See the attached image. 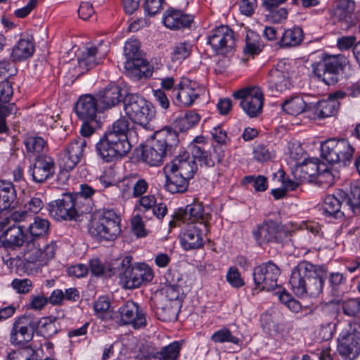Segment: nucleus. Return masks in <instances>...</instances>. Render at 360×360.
<instances>
[{"mask_svg":"<svg viewBox=\"0 0 360 360\" xmlns=\"http://www.w3.org/2000/svg\"><path fill=\"white\" fill-rule=\"evenodd\" d=\"M324 275L321 267L302 261L292 269L289 283L298 297H316L322 291Z\"/></svg>","mask_w":360,"mask_h":360,"instance_id":"nucleus-1","label":"nucleus"},{"mask_svg":"<svg viewBox=\"0 0 360 360\" xmlns=\"http://www.w3.org/2000/svg\"><path fill=\"white\" fill-rule=\"evenodd\" d=\"M179 143L176 131L171 127H164L155 133L153 145L143 148L141 158L150 166H159L167 156L175 153Z\"/></svg>","mask_w":360,"mask_h":360,"instance_id":"nucleus-2","label":"nucleus"},{"mask_svg":"<svg viewBox=\"0 0 360 360\" xmlns=\"http://www.w3.org/2000/svg\"><path fill=\"white\" fill-rule=\"evenodd\" d=\"M348 64L349 60L342 54H323L319 61L311 65V68L320 81L330 86L340 80Z\"/></svg>","mask_w":360,"mask_h":360,"instance_id":"nucleus-3","label":"nucleus"},{"mask_svg":"<svg viewBox=\"0 0 360 360\" xmlns=\"http://www.w3.org/2000/svg\"><path fill=\"white\" fill-rule=\"evenodd\" d=\"M120 232V219L112 210L94 214L89 224V233L98 240L112 241Z\"/></svg>","mask_w":360,"mask_h":360,"instance_id":"nucleus-4","label":"nucleus"},{"mask_svg":"<svg viewBox=\"0 0 360 360\" xmlns=\"http://www.w3.org/2000/svg\"><path fill=\"white\" fill-rule=\"evenodd\" d=\"M123 104L126 115L135 124L151 129L149 122L155 117V109L150 103L137 94H128L124 98Z\"/></svg>","mask_w":360,"mask_h":360,"instance_id":"nucleus-5","label":"nucleus"},{"mask_svg":"<svg viewBox=\"0 0 360 360\" xmlns=\"http://www.w3.org/2000/svg\"><path fill=\"white\" fill-rule=\"evenodd\" d=\"M354 323L338 322L336 329H342L338 338L337 351L344 360H354L360 354V336L355 332Z\"/></svg>","mask_w":360,"mask_h":360,"instance_id":"nucleus-6","label":"nucleus"},{"mask_svg":"<svg viewBox=\"0 0 360 360\" xmlns=\"http://www.w3.org/2000/svg\"><path fill=\"white\" fill-rule=\"evenodd\" d=\"M99 156L106 162L125 156L131 150L129 140L105 132L96 146Z\"/></svg>","mask_w":360,"mask_h":360,"instance_id":"nucleus-7","label":"nucleus"},{"mask_svg":"<svg viewBox=\"0 0 360 360\" xmlns=\"http://www.w3.org/2000/svg\"><path fill=\"white\" fill-rule=\"evenodd\" d=\"M257 243L262 246L269 243H281L290 240L291 232L282 224L274 221H264L252 231Z\"/></svg>","mask_w":360,"mask_h":360,"instance_id":"nucleus-8","label":"nucleus"},{"mask_svg":"<svg viewBox=\"0 0 360 360\" xmlns=\"http://www.w3.org/2000/svg\"><path fill=\"white\" fill-rule=\"evenodd\" d=\"M49 211L50 215L56 220H76L86 209L78 206L72 194L64 193L61 198L49 202Z\"/></svg>","mask_w":360,"mask_h":360,"instance_id":"nucleus-9","label":"nucleus"},{"mask_svg":"<svg viewBox=\"0 0 360 360\" xmlns=\"http://www.w3.org/2000/svg\"><path fill=\"white\" fill-rule=\"evenodd\" d=\"M38 328L37 320L31 314H25L15 319L10 331L9 341L12 345L21 346L30 342Z\"/></svg>","mask_w":360,"mask_h":360,"instance_id":"nucleus-10","label":"nucleus"},{"mask_svg":"<svg viewBox=\"0 0 360 360\" xmlns=\"http://www.w3.org/2000/svg\"><path fill=\"white\" fill-rule=\"evenodd\" d=\"M56 250L53 241L41 247L39 241L27 239L23 248V258L27 263L44 266L54 257Z\"/></svg>","mask_w":360,"mask_h":360,"instance_id":"nucleus-11","label":"nucleus"},{"mask_svg":"<svg viewBox=\"0 0 360 360\" xmlns=\"http://www.w3.org/2000/svg\"><path fill=\"white\" fill-rule=\"evenodd\" d=\"M202 86L195 81L183 79L172 91L173 102L179 106L190 107L203 93Z\"/></svg>","mask_w":360,"mask_h":360,"instance_id":"nucleus-12","label":"nucleus"},{"mask_svg":"<svg viewBox=\"0 0 360 360\" xmlns=\"http://www.w3.org/2000/svg\"><path fill=\"white\" fill-rule=\"evenodd\" d=\"M236 99H240V105L251 117H257L262 112L264 96L260 87L252 86L240 89L233 94Z\"/></svg>","mask_w":360,"mask_h":360,"instance_id":"nucleus-13","label":"nucleus"},{"mask_svg":"<svg viewBox=\"0 0 360 360\" xmlns=\"http://www.w3.org/2000/svg\"><path fill=\"white\" fill-rule=\"evenodd\" d=\"M86 148V141L84 138L74 139L59 155L60 168L66 172L72 171L83 158Z\"/></svg>","mask_w":360,"mask_h":360,"instance_id":"nucleus-14","label":"nucleus"},{"mask_svg":"<svg viewBox=\"0 0 360 360\" xmlns=\"http://www.w3.org/2000/svg\"><path fill=\"white\" fill-rule=\"evenodd\" d=\"M279 268L272 262H267L254 269L255 290L271 291L278 287Z\"/></svg>","mask_w":360,"mask_h":360,"instance_id":"nucleus-15","label":"nucleus"},{"mask_svg":"<svg viewBox=\"0 0 360 360\" xmlns=\"http://www.w3.org/2000/svg\"><path fill=\"white\" fill-rule=\"evenodd\" d=\"M121 325H130L134 329L143 328L147 321L146 313L136 303L128 300L118 309Z\"/></svg>","mask_w":360,"mask_h":360,"instance_id":"nucleus-16","label":"nucleus"},{"mask_svg":"<svg viewBox=\"0 0 360 360\" xmlns=\"http://www.w3.org/2000/svg\"><path fill=\"white\" fill-rule=\"evenodd\" d=\"M140 44L138 40L133 39L128 41L124 46V51L126 57L124 68L129 72L136 75L146 73L148 62L140 56Z\"/></svg>","mask_w":360,"mask_h":360,"instance_id":"nucleus-17","label":"nucleus"},{"mask_svg":"<svg viewBox=\"0 0 360 360\" xmlns=\"http://www.w3.org/2000/svg\"><path fill=\"white\" fill-rule=\"evenodd\" d=\"M153 278V270L147 264H141L122 272V281L126 288L134 289L150 282Z\"/></svg>","mask_w":360,"mask_h":360,"instance_id":"nucleus-18","label":"nucleus"},{"mask_svg":"<svg viewBox=\"0 0 360 360\" xmlns=\"http://www.w3.org/2000/svg\"><path fill=\"white\" fill-rule=\"evenodd\" d=\"M207 231V225L202 222L188 224L179 234L181 244L184 249L189 250L202 247L204 245L203 236Z\"/></svg>","mask_w":360,"mask_h":360,"instance_id":"nucleus-19","label":"nucleus"},{"mask_svg":"<svg viewBox=\"0 0 360 360\" xmlns=\"http://www.w3.org/2000/svg\"><path fill=\"white\" fill-rule=\"evenodd\" d=\"M208 43L214 50L224 54L232 51L235 46L233 30L226 25H221L212 30L208 37Z\"/></svg>","mask_w":360,"mask_h":360,"instance_id":"nucleus-20","label":"nucleus"},{"mask_svg":"<svg viewBox=\"0 0 360 360\" xmlns=\"http://www.w3.org/2000/svg\"><path fill=\"white\" fill-rule=\"evenodd\" d=\"M29 173L32 180L37 183H43L55 174V162L53 159L46 155L35 158L33 164L29 167Z\"/></svg>","mask_w":360,"mask_h":360,"instance_id":"nucleus-21","label":"nucleus"},{"mask_svg":"<svg viewBox=\"0 0 360 360\" xmlns=\"http://www.w3.org/2000/svg\"><path fill=\"white\" fill-rule=\"evenodd\" d=\"M197 168L195 161L190 158L188 152L184 151L167 164L165 169L169 172H176L190 180L193 177Z\"/></svg>","mask_w":360,"mask_h":360,"instance_id":"nucleus-22","label":"nucleus"},{"mask_svg":"<svg viewBox=\"0 0 360 360\" xmlns=\"http://www.w3.org/2000/svg\"><path fill=\"white\" fill-rule=\"evenodd\" d=\"M321 169H326L324 163L320 162L317 159L307 160L295 167L292 175L301 182H312Z\"/></svg>","mask_w":360,"mask_h":360,"instance_id":"nucleus-23","label":"nucleus"},{"mask_svg":"<svg viewBox=\"0 0 360 360\" xmlns=\"http://www.w3.org/2000/svg\"><path fill=\"white\" fill-rule=\"evenodd\" d=\"M346 192L339 190L335 193L328 195L323 201V210L328 216H333L335 218H340L345 215V212L347 211L346 204Z\"/></svg>","mask_w":360,"mask_h":360,"instance_id":"nucleus-24","label":"nucleus"},{"mask_svg":"<svg viewBox=\"0 0 360 360\" xmlns=\"http://www.w3.org/2000/svg\"><path fill=\"white\" fill-rule=\"evenodd\" d=\"M176 214L178 219L188 224L202 222L207 225L209 219V216L204 213L203 205L195 202L186 205L184 209H179Z\"/></svg>","mask_w":360,"mask_h":360,"instance_id":"nucleus-25","label":"nucleus"},{"mask_svg":"<svg viewBox=\"0 0 360 360\" xmlns=\"http://www.w3.org/2000/svg\"><path fill=\"white\" fill-rule=\"evenodd\" d=\"M75 112L82 120H94L97 119L99 107L96 99L91 95L81 96L77 102Z\"/></svg>","mask_w":360,"mask_h":360,"instance_id":"nucleus-26","label":"nucleus"},{"mask_svg":"<svg viewBox=\"0 0 360 360\" xmlns=\"http://www.w3.org/2000/svg\"><path fill=\"white\" fill-rule=\"evenodd\" d=\"M25 227L20 224L9 226L1 236V240L4 247L15 249L26 243L27 233L23 230Z\"/></svg>","mask_w":360,"mask_h":360,"instance_id":"nucleus-27","label":"nucleus"},{"mask_svg":"<svg viewBox=\"0 0 360 360\" xmlns=\"http://www.w3.org/2000/svg\"><path fill=\"white\" fill-rule=\"evenodd\" d=\"M121 88L115 84L110 83L98 94V101L101 105V109L110 108L115 106L122 100Z\"/></svg>","mask_w":360,"mask_h":360,"instance_id":"nucleus-28","label":"nucleus"},{"mask_svg":"<svg viewBox=\"0 0 360 360\" xmlns=\"http://www.w3.org/2000/svg\"><path fill=\"white\" fill-rule=\"evenodd\" d=\"M340 103L339 101L330 99H322L316 103H311L308 110L314 113L319 119L327 118L338 114Z\"/></svg>","mask_w":360,"mask_h":360,"instance_id":"nucleus-29","label":"nucleus"},{"mask_svg":"<svg viewBox=\"0 0 360 360\" xmlns=\"http://www.w3.org/2000/svg\"><path fill=\"white\" fill-rule=\"evenodd\" d=\"M291 84L288 74L278 69L269 72L268 89L273 96H276L286 89H289Z\"/></svg>","mask_w":360,"mask_h":360,"instance_id":"nucleus-30","label":"nucleus"},{"mask_svg":"<svg viewBox=\"0 0 360 360\" xmlns=\"http://www.w3.org/2000/svg\"><path fill=\"white\" fill-rule=\"evenodd\" d=\"M28 226L26 228L27 232V239L40 241L41 239L46 237L50 231V223L46 219L40 217H34L32 218Z\"/></svg>","mask_w":360,"mask_h":360,"instance_id":"nucleus-31","label":"nucleus"},{"mask_svg":"<svg viewBox=\"0 0 360 360\" xmlns=\"http://www.w3.org/2000/svg\"><path fill=\"white\" fill-rule=\"evenodd\" d=\"M153 304L155 305L154 312L159 320L167 322L176 319L179 307L177 303L159 299L155 300Z\"/></svg>","mask_w":360,"mask_h":360,"instance_id":"nucleus-32","label":"nucleus"},{"mask_svg":"<svg viewBox=\"0 0 360 360\" xmlns=\"http://www.w3.org/2000/svg\"><path fill=\"white\" fill-rule=\"evenodd\" d=\"M193 21V17L182 13L179 11H167L163 18L164 25L172 30L188 27Z\"/></svg>","mask_w":360,"mask_h":360,"instance_id":"nucleus-33","label":"nucleus"},{"mask_svg":"<svg viewBox=\"0 0 360 360\" xmlns=\"http://www.w3.org/2000/svg\"><path fill=\"white\" fill-rule=\"evenodd\" d=\"M98 49L96 46H86L84 49L77 56L78 67L81 69V72L89 70L101 63L102 58L98 57Z\"/></svg>","mask_w":360,"mask_h":360,"instance_id":"nucleus-34","label":"nucleus"},{"mask_svg":"<svg viewBox=\"0 0 360 360\" xmlns=\"http://www.w3.org/2000/svg\"><path fill=\"white\" fill-rule=\"evenodd\" d=\"M63 311L58 313L57 316L50 315L49 316L42 317L39 321L38 328H40L41 334L46 338L55 335L59 330L60 326L57 323L59 319L64 317Z\"/></svg>","mask_w":360,"mask_h":360,"instance_id":"nucleus-35","label":"nucleus"},{"mask_svg":"<svg viewBox=\"0 0 360 360\" xmlns=\"http://www.w3.org/2000/svg\"><path fill=\"white\" fill-rule=\"evenodd\" d=\"M34 52L33 41L29 39H21L13 48L11 58L13 61H22L31 57Z\"/></svg>","mask_w":360,"mask_h":360,"instance_id":"nucleus-36","label":"nucleus"},{"mask_svg":"<svg viewBox=\"0 0 360 360\" xmlns=\"http://www.w3.org/2000/svg\"><path fill=\"white\" fill-rule=\"evenodd\" d=\"M170 175L166 176V189L172 193H184L188 186L189 179L177 174L176 172H170Z\"/></svg>","mask_w":360,"mask_h":360,"instance_id":"nucleus-37","label":"nucleus"},{"mask_svg":"<svg viewBox=\"0 0 360 360\" xmlns=\"http://www.w3.org/2000/svg\"><path fill=\"white\" fill-rule=\"evenodd\" d=\"M308 107L303 98L299 96H291L281 103L283 112L295 116L308 110Z\"/></svg>","mask_w":360,"mask_h":360,"instance_id":"nucleus-38","label":"nucleus"},{"mask_svg":"<svg viewBox=\"0 0 360 360\" xmlns=\"http://www.w3.org/2000/svg\"><path fill=\"white\" fill-rule=\"evenodd\" d=\"M123 186L124 192L132 189V195L135 198L141 196L148 189V184L143 179L139 178L137 175H132L124 179Z\"/></svg>","mask_w":360,"mask_h":360,"instance_id":"nucleus-39","label":"nucleus"},{"mask_svg":"<svg viewBox=\"0 0 360 360\" xmlns=\"http://www.w3.org/2000/svg\"><path fill=\"white\" fill-rule=\"evenodd\" d=\"M135 124L129 127V122L126 117H121L119 120H116L110 129H109L107 133L114 134L117 135V136L122 139H127L129 140L130 138L132 137L133 134H136L134 129H136L134 127Z\"/></svg>","mask_w":360,"mask_h":360,"instance_id":"nucleus-40","label":"nucleus"},{"mask_svg":"<svg viewBox=\"0 0 360 360\" xmlns=\"http://www.w3.org/2000/svg\"><path fill=\"white\" fill-rule=\"evenodd\" d=\"M24 144L26 148L27 155L30 158L42 156V153L46 148V143L40 136H30L25 139Z\"/></svg>","mask_w":360,"mask_h":360,"instance_id":"nucleus-41","label":"nucleus"},{"mask_svg":"<svg viewBox=\"0 0 360 360\" xmlns=\"http://www.w3.org/2000/svg\"><path fill=\"white\" fill-rule=\"evenodd\" d=\"M190 148L192 154V159L198 160L201 164L207 167H213L212 153L209 151V146H200L195 143H191Z\"/></svg>","mask_w":360,"mask_h":360,"instance_id":"nucleus-42","label":"nucleus"},{"mask_svg":"<svg viewBox=\"0 0 360 360\" xmlns=\"http://www.w3.org/2000/svg\"><path fill=\"white\" fill-rule=\"evenodd\" d=\"M346 204L347 210L354 214L360 212V183L351 185L349 193H346Z\"/></svg>","mask_w":360,"mask_h":360,"instance_id":"nucleus-43","label":"nucleus"},{"mask_svg":"<svg viewBox=\"0 0 360 360\" xmlns=\"http://www.w3.org/2000/svg\"><path fill=\"white\" fill-rule=\"evenodd\" d=\"M302 40V30L300 27H296L287 30L283 32L280 44L283 47L295 46L299 45Z\"/></svg>","mask_w":360,"mask_h":360,"instance_id":"nucleus-44","label":"nucleus"},{"mask_svg":"<svg viewBox=\"0 0 360 360\" xmlns=\"http://www.w3.org/2000/svg\"><path fill=\"white\" fill-rule=\"evenodd\" d=\"M335 139H331L321 144V156L330 164L340 162V156L336 149Z\"/></svg>","mask_w":360,"mask_h":360,"instance_id":"nucleus-45","label":"nucleus"},{"mask_svg":"<svg viewBox=\"0 0 360 360\" xmlns=\"http://www.w3.org/2000/svg\"><path fill=\"white\" fill-rule=\"evenodd\" d=\"M181 345L175 341L167 346L163 347L160 351L154 354L156 360H176L179 355Z\"/></svg>","mask_w":360,"mask_h":360,"instance_id":"nucleus-46","label":"nucleus"},{"mask_svg":"<svg viewBox=\"0 0 360 360\" xmlns=\"http://www.w3.org/2000/svg\"><path fill=\"white\" fill-rule=\"evenodd\" d=\"M200 118L198 113L189 111L183 117L177 119L174 125L179 131L184 132L195 126L199 122Z\"/></svg>","mask_w":360,"mask_h":360,"instance_id":"nucleus-47","label":"nucleus"},{"mask_svg":"<svg viewBox=\"0 0 360 360\" xmlns=\"http://www.w3.org/2000/svg\"><path fill=\"white\" fill-rule=\"evenodd\" d=\"M181 290V288L177 283L169 281L167 278V283L161 289V292L165 295L164 301L166 302H172L173 303H177L179 305V297L180 295V291Z\"/></svg>","mask_w":360,"mask_h":360,"instance_id":"nucleus-48","label":"nucleus"},{"mask_svg":"<svg viewBox=\"0 0 360 360\" xmlns=\"http://www.w3.org/2000/svg\"><path fill=\"white\" fill-rule=\"evenodd\" d=\"M335 144L338 153L340 156V161L346 165L347 162H349L353 156L354 149L346 139H335Z\"/></svg>","mask_w":360,"mask_h":360,"instance_id":"nucleus-49","label":"nucleus"},{"mask_svg":"<svg viewBox=\"0 0 360 360\" xmlns=\"http://www.w3.org/2000/svg\"><path fill=\"white\" fill-rule=\"evenodd\" d=\"M132 257L126 256L123 258H117L114 259L108 269L111 274H118L120 278L122 277V272L128 268H132L131 264Z\"/></svg>","mask_w":360,"mask_h":360,"instance_id":"nucleus-50","label":"nucleus"},{"mask_svg":"<svg viewBox=\"0 0 360 360\" xmlns=\"http://www.w3.org/2000/svg\"><path fill=\"white\" fill-rule=\"evenodd\" d=\"M191 52V46L186 42H181L174 46L171 53L173 62L181 63L188 57Z\"/></svg>","mask_w":360,"mask_h":360,"instance_id":"nucleus-51","label":"nucleus"},{"mask_svg":"<svg viewBox=\"0 0 360 360\" xmlns=\"http://www.w3.org/2000/svg\"><path fill=\"white\" fill-rule=\"evenodd\" d=\"M245 42V46L244 48V52L245 53L254 55L261 51L258 36L254 32H250L247 34Z\"/></svg>","mask_w":360,"mask_h":360,"instance_id":"nucleus-52","label":"nucleus"},{"mask_svg":"<svg viewBox=\"0 0 360 360\" xmlns=\"http://www.w3.org/2000/svg\"><path fill=\"white\" fill-rule=\"evenodd\" d=\"M211 339L214 342H229L238 344L239 342V339L237 337L233 336L231 331L227 328H223L216 331L212 334Z\"/></svg>","mask_w":360,"mask_h":360,"instance_id":"nucleus-53","label":"nucleus"},{"mask_svg":"<svg viewBox=\"0 0 360 360\" xmlns=\"http://www.w3.org/2000/svg\"><path fill=\"white\" fill-rule=\"evenodd\" d=\"M326 169H321L320 172L318 173L315 181L319 184L324 187H328L333 184L335 176L332 174L330 168L325 165Z\"/></svg>","mask_w":360,"mask_h":360,"instance_id":"nucleus-54","label":"nucleus"},{"mask_svg":"<svg viewBox=\"0 0 360 360\" xmlns=\"http://www.w3.org/2000/svg\"><path fill=\"white\" fill-rule=\"evenodd\" d=\"M244 182L252 184L256 191H264L268 187L266 178L262 175L257 177L253 176H245Z\"/></svg>","mask_w":360,"mask_h":360,"instance_id":"nucleus-55","label":"nucleus"},{"mask_svg":"<svg viewBox=\"0 0 360 360\" xmlns=\"http://www.w3.org/2000/svg\"><path fill=\"white\" fill-rule=\"evenodd\" d=\"M342 309L345 314L349 316H354L360 311V300L359 299H349L342 304Z\"/></svg>","mask_w":360,"mask_h":360,"instance_id":"nucleus-56","label":"nucleus"},{"mask_svg":"<svg viewBox=\"0 0 360 360\" xmlns=\"http://www.w3.org/2000/svg\"><path fill=\"white\" fill-rule=\"evenodd\" d=\"M272 156V151L264 145H257L253 150V157L259 162L270 160Z\"/></svg>","mask_w":360,"mask_h":360,"instance_id":"nucleus-57","label":"nucleus"},{"mask_svg":"<svg viewBox=\"0 0 360 360\" xmlns=\"http://www.w3.org/2000/svg\"><path fill=\"white\" fill-rule=\"evenodd\" d=\"M131 224L133 232L138 238L147 236L148 232L145 229L142 218L139 215H136L131 219Z\"/></svg>","mask_w":360,"mask_h":360,"instance_id":"nucleus-58","label":"nucleus"},{"mask_svg":"<svg viewBox=\"0 0 360 360\" xmlns=\"http://www.w3.org/2000/svg\"><path fill=\"white\" fill-rule=\"evenodd\" d=\"M355 4L351 0H343L340 2V8L342 11L340 15L347 21L352 20V13L354 11Z\"/></svg>","mask_w":360,"mask_h":360,"instance_id":"nucleus-59","label":"nucleus"},{"mask_svg":"<svg viewBox=\"0 0 360 360\" xmlns=\"http://www.w3.org/2000/svg\"><path fill=\"white\" fill-rule=\"evenodd\" d=\"M13 94V87L8 80L0 82V103H8Z\"/></svg>","mask_w":360,"mask_h":360,"instance_id":"nucleus-60","label":"nucleus"},{"mask_svg":"<svg viewBox=\"0 0 360 360\" xmlns=\"http://www.w3.org/2000/svg\"><path fill=\"white\" fill-rule=\"evenodd\" d=\"M227 281L233 287L240 288L244 285L240 274L236 268L231 267L226 274Z\"/></svg>","mask_w":360,"mask_h":360,"instance_id":"nucleus-61","label":"nucleus"},{"mask_svg":"<svg viewBox=\"0 0 360 360\" xmlns=\"http://www.w3.org/2000/svg\"><path fill=\"white\" fill-rule=\"evenodd\" d=\"M83 121L84 122L80 129V133L82 136H90L94 132L95 129L100 127V121L98 120Z\"/></svg>","mask_w":360,"mask_h":360,"instance_id":"nucleus-62","label":"nucleus"},{"mask_svg":"<svg viewBox=\"0 0 360 360\" xmlns=\"http://www.w3.org/2000/svg\"><path fill=\"white\" fill-rule=\"evenodd\" d=\"M80 191L73 195L76 203L81 204L82 200H86L91 197L94 193V190L86 184H82L80 186Z\"/></svg>","mask_w":360,"mask_h":360,"instance_id":"nucleus-63","label":"nucleus"},{"mask_svg":"<svg viewBox=\"0 0 360 360\" xmlns=\"http://www.w3.org/2000/svg\"><path fill=\"white\" fill-rule=\"evenodd\" d=\"M32 283L30 279L15 278L12 282V286L19 293H27L32 287Z\"/></svg>","mask_w":360,"mask_h":360,"instance_id":"nucleus-64","label":"nucleus"}]
</instances>
